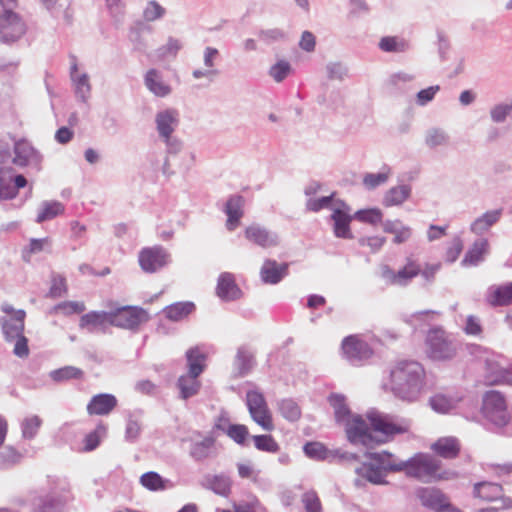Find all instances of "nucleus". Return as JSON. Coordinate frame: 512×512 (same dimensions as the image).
<instances>
[{"label":"nucleus","mask_w":512,"mask_h":512,"mask_svg":"<svg viewBox=\"0 0 512 512\" xmlns=\"http://www.w3.org/2000/svg\"><path fill=\"white\" fill-rule=\"evenodd\" d=\"M425 370L417 361L401 360L390 369L384 385L402 399L414 400L424 387Z\"/></svg>","instance_id":"obj_1"},{"label":"nucleus","mask_w":512,"mask_h":512,"mask_svg":"<svg viewBox=\"0 0 512 512\" xmlns=\"http://www.w3.org/2000/svg\"><path fill=\"white\" fill-rule=\"evenodd\" d=\"M117 398L108 393L94 395L87 404L86 410L90 416H107L117 406Z\"/></svg>","instance_id":"obj_15"},{"label":"nucleus","mask_w":512,"mask_h":512,"mask_svg":"<svg viewBox=\"0 0 512 512\" xmlns=\"http://www.w3.org/2000/svg\"><path fill=\"white\" fill-rule=\"evenodd\" d=\"M431 450L439 457L444 459H455L461 452V442L453 436L438 438L431 444Z\"/></svg>","instance_id":"obj_16"},{"label":"nucleus","mask_w":512,"mask_h":512,"mask_svg":"<svg viewBox=\"0 0 512 512\" xmlns=\"http://www.w3.org/2000/svg\"><path fill=\"white\" fill-rule=\"evenodd\" d=\"M208 486L215 493L226 496L231 489V481L225 475H215L208 479Z\"/></svg>","instance_id":"obj_49"},{"label":"nucleus","mask_w":512,"mask_h":512,"mask_svg":"<svg viewBox=\"0 0 512 512\" xmlns=\"http://www.w3.org/2000/svg\"><path fill=\"white\" fill-rule=\"evenodd\" d=\"M5 172L4 169H0V198L13 199L17 195V190L11 185L10 180H6Z\"/></svg>","instance_id":"obj_58"},{"label":"nucleus","mask_w":512,"mask_h":512,"mask_svg":"<svg viewBox=\"0 0 512 512\" xmlns=\"http://www.w3.org/2000/svg\"><path fill=\"white\" fill-rule=\"evenodd\" d=\"M246 405L253 421L263 430H274L273 416L264 395L258 390H249L246 394Z\"/></svg>","instance_id":"obj_5"},{"label":"nucleus","mask_w":512,"mask_h":512,"mask_svg":"<svg viewBox=\"0 0 512 512\" xmlns=\"http://www.w3.org/2000/svg\"><path fill=\"white\" fill-rule=\"evenodd\" d=\"M198 377L199 376H194L189 372L187 375H182L179 377L177 386L180 390L182 399H188L199 392L201 382L198 380Z\"/></svg>","instance_id":"obj_34"},{"label":"nucleus","mask_w":512,"mask_h":512,"mask_svg":"<svg viewBox=\"0 0 512 512\" xmlns=\"http://www.w3.org/2000/svg\"><path fill=\"white\" fill-rule=\"evenodd\" d=\"M106 431L107 428L104 424H98L97 427L92 432L85 436L83 450L89 452L96 449L99 446L102 437L105 436Z\"/></svg>","instance_id":"obj_46"},{"label":"nucleus","mask_w":512,"mask_h":512,"mask_svg":"<svg viewBox=\"0 0 512 512\" xmlns=\"http://www.w3.org/2000/svg\"><path fill=\"white\" fill-rule=\"evenodd\" d=\"M416 495L423 506L435 511L448 499L441 490L436 488H420Z\"/></svg>","instance_id":"obj_26"},{"label":"nucleus","mask_w":512,"mask_h":512,"mask_svg":"<svg viewBox=\"0 0 512 512\" xmlns=\"http://www.w3.org/2000/svg\"><path fill=\"white\" fill-rule=\"evenodd\" d=\"M424 352L429 359L446 361L457 354V347L449 334L442 327H434L427 331L424 340Z\"/></svg>","instance_id":"obj_3"},{"label":"nucleus","mask_w":512,"mask_h":512,"mask_svg":"<svg viewBox=\"0 0 512 512\" xmlns=\"http://www.w3.org/2000/svg\"><path fill=\"white\" fill-rule=\"evenodd\" d=\"M329 403L335 412V418L338 422H346L350 417V411L345 403V398L339 394H332L329 397Z\"/></svg>","instance_id":"obj_42"},{"label":"nucleus","mask_w":512,"mask_h":512,"mask_svg":"<svg viewBox=\"0 0 512 512\" xmlns=\"http://www.w3.org/2000/svg\"><path fill=\"white\" fill-rule=\"evenodd\" d=\"M42 424L41 419L34 415L26 418L22 423V433L25 438H33Z\"/></svg>","instance_id":"obj_54"},{"label":"nucleus","mask_w":512,"mask_h":512,"mask_svg":"<svg viewBox=\"0 0 512 512\" xmlns=\"http://www.w3.org/2000/svg\"><path fill=\"white\" fill-rule=\"evenodd\" d=\"M217 295L225 301L236 300L241 297V290L237 286L235 282V277L233 274L225 272L222 273L218 278Z\"/></svg>","instance_id":"obj_19"},{"label":"nucleus","mask_w":512,"mask_h":512,"mask_svg":"<svg viewBox=\"0 0 512 512\" xmlns=\"http://www.w3.org/2000/svg\"><path fill=\"white\" fill-rule=\"evenodd\" d=\"M156 123L159 134L168 141L174 131V126L178 123L177 112L174 110H166L158 113Z\"/></svg>","instance_id":"obj_27"},{"label":"nucleus","mask_w":512,"mask_h":512,"mask_svg":"<svg viewBox=\"0 0 512 512\" xmlns=\"http://www.w3.org/2000/svg\"><path fill=\"white\" fill-rule=\"evenodd\" d=\"M366 457L371 460L372 464L380 468L384 472H401L403 461L397 460L393 454L382 451L376 453H367Z\"/></svg>","instance_id":"obj_23"},{"label":"nucleus","mask_w":512,"mask_h":512,"mask_svg":"<svg viewBox=\"0 0 512 512\" xmlns=\"http://www.w3.org/2000/svg\"><path fill=\"white\" fill-rule=\"evenodd\" d=\"M254 446L257 450L267 453H277L280 445L276 439L270 434H261L252 436Z\"/></svg>","instance_id":"obj_40"},{"label":"nucleus","mask_w":512,"mask_h":512,"mask_svg":"<svg viewBox=\"0 0 512 512\" xmlns=\"http://www.w3.org/2000/svg\"><path fill=\"white\" fill-rule=\"evenodd\" d=\"M15 341L13 353L19 358H27L30 350L28 346V339L21 333L19 336H15L12 340Z\"/></svg>","instance_id":"obj_62"},{"label":"nucleus","mask_w":512,"mask_h":512,"mask_svg":"<svg viewBox=\"0 0 512 512\" xmlns=\"http://www.w3.org/2000/svg\"><path fill=\"white\" fill-rule=\"evenodd\" d=\"M489 251V243L486 239L476 241L466 253L462 264L465 266H475L484 259Z\"/></svg>","instance_id":"obj_32"},{"label":"nucleus","mask_w":512,"mask_h":512,"mask_svg":"<svg viewBox=\"0 0 512 512\" xmlns=\"http://www.w3.org/2000/svg\"><path fill=\"white\" fill-rule=\"evenodd\" d=\"M51 245V239L49 237L36 239L32 238L28 246L22 249V258L24 261L29 262L33 254L44 251Z\"/></svg>","instance_id":"obj_43"},{"label":"nucleus","mask_w":512,"mask_h":512,"mask_svg":"<svg viewBox=\"0 0 512 512\" xmlns=\"http://www.w3.org/2000/svg\"><path fill=\"white\" fill-rule=\"evenodd\" d=\"M288 267L287 263L265 260L260 271L261 279L267 284H277L288 274Z\"/></svg>","instance_id":"obj_21"},{"label":"nucleus","mask_w":512,"mask_h":512,"mask_svg":"<svg viewBox=\"0 0 512 512\" xmlns=\"http://www.w3.org/2000/svg\"><path fill=\"white\" fill-rule=\"evenodd\" d=\"M440 268V263H426L424 266L420 265L421 272L419 273V276H421L425 283L430 284L435 280L436 274Z\"/></svg>","instance_id":"obj_61"},{"label":"nucleus","mask_w":512,"mask_h":512,"mask_svg":"<svg viewBox=\"0 0 512 512\" xmlns=\"http://www.w3.org/2000/svg\"><path fill=\"white\" fill-rule=\"evenodd\" d=\"M111 326L125 329H136L148 320L147 312L139 307L124 306L110 312Z\"/></svg>","instance_id":"obj_8"},{"label":"nucleus","mask_w":512,"mask_h":512,"mask_svg":"<svg viewBox=\"0 0 512 512\" xmlns=\"http://www.w3.org/2000/svg\"><path fill=\"white\" fill-rule=\"evenodd\" d=\"M387 179L388 173L367 174L363 178V183L368 189H374L385 183Z\"/></svg>","instance_id":"obj_64"},{"label":"nucleus","mask_w":512,"mask_h":512,"mask_svg":"<svg viewBox=\"0 0 512 512\" xmlns=\"http://www.w3.org/2000/svg\"><path fill=\"white\" fill-rule=\"evenodd\" d=\"M346 434L353 444L369 446L374 443L371 426L361 416H352L346 421Z\"/></svg>","instance_id":"obj_11"},{"label":"nucleus","mask_w":512,"mask_h":512,"mask_svg":"<svg viewBox=\"0 0 512 512\" xmlns=\"http://www.w3.org/2000/svg\"><path fill=\"white\" fill-rule=\"evenodd\" d=\"M188 372L194 376H200L205 370L207 354L198 346L190 348L186 352Z\"/></svg>","instance_id":"obj_30"},{"label":"nucleus","mask_w":512,"mask_h":512,"mask_svg":"<svg viewBox=\"0 0 512 512\" xmlns=\"http://www.w3.org/2000/svg\"><path fill=\"white\" fill-rule=\"evenodd\" d=\"M139 482L145 489L153 492L163 491L169 487V480L154 471L142 474Z\"/></svg>","instance_id":"obj_35"},{"label":"nucleus","mask_w":512,"mask_h":512,"mask_svg":"<svg viewBox=\"0 0 512 512\" xmlns=\"http://www.w3.org/2000/svg\"><path fill=\"white\" fill-rule=\"evenodd\" d=\"M368 422L374 433V443L382 444L390 441L395 435L408 432L409 426L402 422H396L392 417L378 412L367 415Z\"/></svg>","instance_id":"obj_4"},{"label":"nucleus","mask_w":512,"mask_h":512,"mask_svg":"<svg viewBox=\"0 0 512 512\" xmlns=\"http://www.w3.org/2000/svg\"><path fill=\"white\" fill-rule=\"evenodd\" d=\"M379 48L384 52H404L408 48V43L396 36L383 37L379 42Z\"/></svg>","instance_id":"obj_44"},{"label":"nucleus","mask_w":512,"mask_h":512,"mask_svg":"<svg viewBox=\"0 0 512 512\" xmlns=\"http://www.w3.org/2000/svg\"><path fill=\"white\" fill-rule=\"evenodd\" d=\"M195 309L192 302H177L164 309L165 316L172 321H180L191 314Z\"/></svg>","instance_id":"obj_37"},{"label":"nucleus","mask_w":512,"mask_h":512,"mask_svg":"<svg viewBox=\"0 0 512 512\" xmlns=\"http://www.w3.org/2000/svg\"><path fill=\"white\" fill-rule=\"evenodd\" d=\"M302 503L306 512H321L322 504L315 491L305 492L302 496Z\"/></svg>","instance_id":"obj_53"},{"label":"nucleus","mask_w":512,"mask_h":512,"mask_svg":"<svg viewBox=\"0 0 512 512\" xmlns=\"http://www.w3.org/2000/svg\"><path fill=\"white\" fill-rule=\"evenodd\" d=\"M215 439L213 437H206L202 441L197 442L191 448V456L200 461L206 459L211 454V449L214 447Z\"/></svg>","instance_id":"obj_45"},{"label":"nucleus","mask_w":512,"mask_h":512,"mask_svg":"<svg viewBox=\"0 0 512 512\" xmlns=\"http://www.w3.org/2000/svg\"><path fill=\"white\" fill-rule=\"evenodd\" d=\"M233 512H267L266 508L262 506L258 499H253L249 502L235 504ZM220 512H232L230 510H222Z\"/></svg>","instance_id":"obj_57"},{"label":"nucleus","mask_w":512,"mask_h":512,"mask_svg":"<svg viewBox=\"0 0 512 512\" xmlns=\"http://www.w3.org/2000/svg\"><path fill=\"white\" fill-rule=\"evenodd\" d=\"M483 411L486 417L497 425H504L509 420L505 399L499 392L490 391L485 394Z\"/></svg>","instance_id":"obj_10"},{"label":"nucleus","mask_w":512,"mask_h":512,"mask_svg":"<svg viewBox=\"0 0 512 512\" xmlns=\"http://www.w3.org/2000/svg\"><path fill=\"white\" fill-rule=\"evenodd\" d=\"M420 272V263L418 260L407 257L405 264L398 270L384 266L382 276L390 285L405 287L418 277Z\"/></svg>","instance_id":"obj_6"},{"label":"nucleus","mask_w":512,"mask_h":512,"mask_svg":"<svg viewBox=\"0 0 512 512\" xmlns=\"http://www.w3.org/2000/svg\"><path fill=\"white\" fill-rule=\"evenodd\" d=\"M344 209L336 208L331 215L334 221V234L336 237L350 239L352 234L350 231V222L352 217L348 214V208L343 205Z\"/></svg>","instance_id":"obj_24"},{"label":"nucleus","mask_w":512,"mask_h":512,"mask_svg":"<svg viewBox=\"0 0 512 512\" xmlns=\"http://www.w3.org/2000/svg\"><path fill=\"white\" fill-rule=\"evenodd\" d=\"M147 89L157 97H166L171 94V86L163 79L157 69H149L144 76Z\"/></svg>","instance_id":"obj_20"},{"label":"nucleus","mask_w":512,"mask_h":512,"mask_svg":"<svg viewBox=\"0 0 512 512\" xmlns=\"http://www.w3.org/2000/svg\"><path fill=\"white\" fill-rule=\"evenodd\" d=\"M63 212L64 206L62 203L58 201L44 202L37 215L36 221L42 223L63 214Z\"/></svg>","instance_id":"obj_39"},{"label":"nucleus","mask_w":512,"mask_h":512,"mask_svg":"<svg viewBox=\"0 0 512 512\" xmlns=\"http://www.w3.org/2000/svg\"><path fill=\"white\" fill-rule=\"evenodd\" d=\"M383 231L394 235L393 242L395 244L405 243L412 235L411 228L404 225L400 220L385 221L383 223Z\"/></svg>","instance_id":"obj_29"},{"label":"nucleus","mask_w":512,"mask_h":512,"mask_svg":"<svg viewBox=\"0 0 512 512\" xmlns=\"http://www.w3.org/2000/svg\"><path fill=\"white\" fill-rule=\"evenodd\" d=\"M14 154L13 163L20 167L27 166L37 156L35 149L25 140L15 143Z\"/></svg>","instance_id":"obj_33"},{"label":"nucleus","mask_w":512,"mask_h":512,"mask_svg":"<svg viewBox=\"0 0 512 512\" xmlns=\"http://www.w3.org/2000/svg\"><path fill=\"white\" fill-rule=\"evenodd\" d=\"M67 291L66 279L62 276H55L52 279V284L49 290V295L52 298L63 296Z\"/></svg>","instance_id":"obj_63"},{"label":"nucleus","mask_w":512,"mask_h":512,"mask_svg":"<svg viewBox=\"0 0 512 512\" xmlns=\"http://www.w3.org/2000/svg\"><path fill=\"white\" fill-rule=\"evenodd\" d=\"M1 310L5 316L1 319L2 331L7 341H12L15 336L24 333L26 312L22 309H14L12 305L4 303Z\"/></svg>","instance_id":"obj_7"},{"label":"nucleus","mask_w":512,"mask_h":512,"mask_svg":"<svg viewBox=\"0 0 512 512\" xmlns=\"http://www.w3.org/2000/svg\"><path fill=\"white\" fill-rule=\"evenodd\" d=\"M76 71H77V66H76V64H73L71 74H72V79L75 84L76 92L81 94L82 97H85V95L87 93H89V91H90L88 77L85 74L76 77L75 76Z\"/></svg>","instance_id":"obj_59"},{"label":"nucleus","mask_w":512,"mask_h":512,"mask_svg":"<svg viewBox=\"0 0 512 512\" xmlns=\"http://www.w3.org/2000/svg\"><path fill=\"white\" fill-rule=\"evenodd\" d=\"M353 218L361 223L377 226L383 222V212L379 208L362 209L356 211Z\"/></svg>","instance_id":"obj_38"},{"label":"nucleus","mask_w":512,"mask_h":512,"mask_svg":"<svg viewBox=\"0 0 512 512\" xmlns=\"http://www.w3.org/2000/svg\"><path fill=\"white\" fill-rule=\"evenodd\" d=\"M170 255L162 246L144 247L138 255L141 269L147 273H154L168 264Z\"/></svg>","instance_id":"obj_9"},{"label":"nucleus","mask_w":512,"mask_h":512,"mask_svg":"<svg viewBox=\"0 0 512 512\" xmlns=\"http://www.w3.org/2000/svg\"><path fill=\"white\" fill-rule=\"evenodd\" d=\"M51 377L55 381L81 379L83 377V371L77 367L66 366L51 372Z\"/></svg>","instance_id":"obj_50"},{"label":"nucleus","mask_w":512,"mask_h":512,"mask_svg":"<svg viewBox=\"0 0 512 512\" xmlns=\"http://www.w3.org/2000/svg\"><path fill=\"white\" fill-rule=\"evenodd\" d=\"M473 496L486 502L500 501L502 503L501 508L509 506L506 502L507 498L503 495V488L498 483L488 481L475 483L473 486Z\"/></svg>","instance_id":"obj_14"},{"label":"nucleus","mask_w":512,"mask_h":512,"mask_svg":"<svg viewBox=\"0 0 512 512\" xmlns=\"http://www.w3.org/2000/svg\"><path fill=\"white\" fill-rule=\"evenodd\" d=\"M280 414L289 421H297L301 417V410L296 402L284 399L279 403Z\"/></svg>","instance_id":"obj_48"},{"label":"nucleus","mask_w":512,"mask_h":512,"mask_svg":"<svg viewBox=\"0 0 512 512\" xmlns=\"http://www.w3.org/2000/svg\"><path fill=\"white\" fill-rule=\"evenodd\" d=\"M502 215V210L497 209L493 211H488L484 213L482 216L478 217L471 225L472 232L476 234H482L487 231L491 226H493Z\"/></svg>","instance_id":"obj_36"},{"label":"nucleus","mask_w":512,"mask_h":512,"mask_svg":"<svg viewBox=\"0 0 512 512\" xmlns=\"http://www.w3.org/2000/svg\"><path fill=\"white\" fill-rule=\"evenodd\" d=\"M245 237L262 248L276 246L278 243L276 236L270 234L266 229L256 225L246 228Z\"/></svg>","instance_id":"obj_25"},{"label":"nucleus","mask_w":512,"mask_h":512,"mask_svg":"<svg viewBox=\"0 0 512 512\" xmlns=\"http://www.w3.org/2000/svg\"><path fill=\"white\" fill-rule=\"evenodd\" d=\"M244 198L239 195L231 196L225 205V213L227 215L226 227L229 231H233L240 224L243 216Z\"/></svg>","instance_id":"obj_22"},{"label":"nucleus","mask_w":512,"mask_h":512,"mask_svg":"<svg viewBox=\"0 0 512 512\" xmlns=\"http://www.w3.org/2000/svg\"><path fill=\"white\" fill-rule=\"evenodd\" d=\"M111 325L110 312L104 311H91L81 316L79 327L88 332H95L98 330H105Z\"/></svg>","instance_id":"obj_17"},{"label":"nucleus","mask_w":512,"mask_h":512,"mask_svg":"<svg viewBox=\"0 0 512 512\" xmlns=\"http://www.w3.org/2000/svg\"><path fill=\"white\" fill-rule=\"evenodd\" d=\"M343 355L352 362L370 358L373 354L367 342L357 335H350L343 339L341 344Z\"/></svg>","instance_id":"obj_12"},{"label":"nucleus","mask_w":512,"mask_h":512,"mask_svg":"<svg viewBox=\"0 0 512 512\" xmlns=\"http://www.w3.org/2000/svg\"><path fill=\"white\" fill-rule=\"evenodd\" d=\"M485 301L492 307L510 305L512 303V282L490 286L487 290Z\"/></svg>","instance_id":"obj_18"},{"label":"nucleus","mask_w":512,"mask_h":512,"mask_svg":"<svg viewBox=\"0 0 512 512\" xmlns=\"http://www.w3.org/2000/svg\"><path fill=\"white\" fill-rule=\"evenodd\" d=\"M463 250V242L459 237L453 238L449 242V246L445 252V259L447 262H454L458 259Z\"/></svg>","instance_id":"obj_60"},{"label":"nucleus","mask_w":512,"mask_h":512,"mask_svg":"<svg viewBox=\"0 0 512 512\" xmlns=\"http://www.w3.org/2000/svg\"><path fill=\"white\" fill-rule=\"evenodd\" d=\"M462 401V396H450L444 393L435 394L430 398L432 409L438 413H449Z\"/></svg>","instance_id":"obj_28"},{"label":"nucleus","mask_w":512,"mask_h":512,"mask_svg":"<svg viewBox=\"0 0 512 512\" xmlns=\"http://www.w3.org/2000/svg\"><path fill=\"white\" fill-rule=\"evenodd\" d=\"M402 471L408 476L424 483L448 480L453 473L442 469V463L434 456L417 453L407 461H403Z\"/></svg>","instance_id":"obj_2"},{"label":"nucleus","mask_w":512,"mask_h":512,"mask_svg":"<svg viewBox=\"0 0 512 512\" xmlns=\"http://www.w3.org/2000/svg\"><path fill=\"white\" fill-rule=\"evenodd\" d=\"M68 494L59 492H53L43 498L38 505V512H62L63 507L66 503V499H69Z\"/></svg>","instance_id":"obj_31"},{"label":"nucleus","mask_w":512,"mask_h":512,"mask_svg":"<svg viewBox=\"0 0 512 512\" xmlns=\"http://www.w3.org/2000/svg\"><path fill=\"white\" fill-rule=\"evenodd\" d=\"M358 473L374 484H382L384 482L385 472L372 463L363 464L358 469Z\"/></svg>","instance_id":"obj_47"},{"label":"nucleus","mask_w":512,"mask_h":512,"mask_svg":"<svg viewBox=\"0 0 512 512\" xmlns=\"http://www.w3.org/2000/svg\"><path fill=\"white\" fill-rule=\"evenodd\" d=\"M305 454L313 459L323 460L327 457L328 451L326 447L318 442H309L304 446Z\"/></svg>","instance_id":"obj_55"},{"label":"nucleus","mask_w":512,"mask_h":512,"mask_svg":"<svg viewBox=\"0 0 512 512\" xmlns=\"http://www.w3.org/2000/svg\"><path fill=\"white\" fill-rule=\"evenodd\" d=\"M25 28L19 17L11 10L0 14V38L4 42H14L24 34Z\"/></svg>","instance_id":"obj_13"},{"label":"nucleus","mask_w":512,"mask_h":512,"mask_svg":"<svg viewBox=\"0 0 512 512\" xmlns=\"http://www.w3.org/2000/svg\"><path fill=\"white\" fill-rule=\"evenodd\" d=\"M291 71V66L287 61L281 60L270 68L269 74L276 81H283Z\"/></svg>","instance_id":"obj_56"},{"label":"nucleus","mask_w":512,"mask_h":512,"mask_svg":"<svg viewBox=\"0 0 512 512\" xmlns=\"http://www.w3.org/2000/svg\"><path fill=\"white\" fill-rule=\"evenodd\" d=\"M409 192L406 186L391 188L384 196V206L391 207L402 204L409 197Z\"/></svg>","instance_id":"obj_41"},{"label":"nucleus","mask_w":512,"mask_h":512,"mask_svg":"<svg viewBox=\"0 0 512 512\" xmlns=\"http://www.w3.org/2000/svg\"><path fill=\"white\" fill-rule=\"evenodd\" d=\"M54 309L64 315H72L82 313L86 309V306L85 303L81 301H64L56 305Z\"/></svg>","instance_id":"obj_51"},{"label":"nucleus","mask_w":512,"mask_h":512,"mask_svg":"<svg viewBox=\"0 0 512 512\" xmlns=\"http://www.w3.org/2000/svg\"><path fill=\"white\" fill-rule=\"evenodd\" d=\"M227 436L237 444L243 445L249 436V430L246 425L232 424L227 430Z\"/></svg>","instance_id":"obj_52"}]
</instances>
